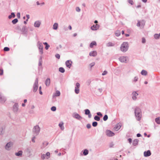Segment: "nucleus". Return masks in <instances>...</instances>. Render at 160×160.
Listing matches in <instances>:
<instances>
[{"label":"nucleus","instance_id":"obj_1","mask_svg":"<svg viewBox=\"0 0 160 160\" xmlns=\"http://www.w3.org/2000/svg\"><path fill=\"white\" fill-rule=\"evenodd\" d=\"M135 114L137 119L139 121L141 118L142 114L141 111L140 109L138 107H137L135 110Z\"/></svg>","mask_w":160,"mask_h":160},{"label":"nucleus","instance_id":"obj_2","mask_svg":"<svg viewBox=\"0 0 160 160\" xmlns=\"http://www.w3.org/2000/svg\"><path fill=\"white\" fill-rule=\"evenodd\" d=\"M128 43L126 42H124L121 45L120 49L122 51L125 52L128 50Z\"/></svg>","mask_w":160,"mask_h":160},{"label":"nucleus","instance_id":"obj_3","mask_svg":"<svg viewBox=\"0 0 160 160\" xmlns=\"http://www.w3.org/2000/svg\"><path fill=\"white\" fill-rule=\"evenodd\" d=\"M76 86L75 92L76 94H78L79 92L80 84L79 83L77 82L76 83Z\"/></svg>","mask_w":160,"mask_h":160},{"label":"nucleus","instance_id":"obj_4","mask_svg":"<svg viewBox=\"0 0 160 160\" xmlns=\"http://www.w3.org/2000/svg\"><path fill=\"white\" fill-rule=\"evenodd\" d=\"M145 24V22L143 20H142L141 21H138L137 24V26L138 27L140 26L141 25L142 28H143Z\"/></svg>","mask_w":160,"mask_h":160},{"label":"nucleus","instance_id":"obj_5","mask_svg":"<svg viewBox=\"0 0 160 160\" xmlns=\"http://www.w3.org/2000/svg\"><path fill=\"white\" fill-rule=\"evenodd\" d=\"M122 126V124L121 123H118L117 124L114 128L115 130L117 131L119 130Z\"/></svg>","mask_w":160,"mask_h":160},{"label":"nucleus","instance_id":"obj_6","mask_svg":"<svg viewBox=\"0 0 160 160\" xmlns=\"http://www.w3.org/2000/svg\"><path fill=\"white\" fill-rule=\"evenodd\" d=\"M40 130V128L38 126H35L33 128V132L37 133L39 132Z\"/></svg>","mask_w":160,"mask_h":160},{"label":"nucleus","instance_id":"obj_7","mask_svg":"<svg viewBox=\"0 0 160 160\" xmlns=\"http://www.w3.org/2000/svg\"><path fill=\"white\" fill-rule=\"evenodd\" d=\"M106 134L109 137L112 136L114 135V133L109 130H108L106 131Z\"/></svg>","mask_w":160,"mask_h":160},{"label":"nucleus","instance_id":"obj_8","mask_svg":"<svg viewBox=\"0 0 160 160\" xmlns=\"http://www.w3.org/2000/svg\"><path fill=\"white\" fill-rule=\"evenodd\" d=\"M72 62L71 60H68L66 62V65L67 67L70 68L72 66Z\"/></svg>","mask_w":160,"mask_h":160},{"label":"nucleus","instance_id":"obj_9","mask_svg":"<svg viewBox=\"0 0 160 160\" xmlns=\"http://www.w3.org/2000/svg\"><path fill=\"white\" fill-rule=\"evenodd\" d=\"M99 25L96 24L95 25H93L91 27V29L92 30H96L98 29L99 28Z\"/></svg>","mask_w":160,"mask_h":160},{"label":"nucleus","instance_id":"obj_10","mask_svg":"<svg viewBox=\"0 0 160 160\" xmlns=\"http://www.w3.org/2000/svg\"><path fill=\"white\" fill-rule=\"evenodd\" d=\"M132 98L134 100L136 99L137 98L136 96H138V94L136 92H133L132 93Z\"/></svg>","mask_w":160,"mask_h":160},{"label":"nucleus","instance_id":"obj_11","mask_svg":"<svg viewBox=\"0 0 160 160\" xmlns=\"http://www.w3.org/2000/svg\"><path fill=\"white\" fill-rule=\"evenodd\" d=\"M38 88V82H36L33 86V91L35 92Z\"/></svg>","mask_w":160,"mask_h":160},{"label":"nucleus","instance_id":"obj_12","mask_svg":"<svg viewBox=\"0 0 160 160\" xmlns=\"http://www.w3.org/2000/svg\"><path fill=\"white\" fill-rule=\"evenodd\" d=\"M119 60L122 62H125L126 61V58L124 57H121L119 58Z\"/></svg>","mask_w":160,"mask_h":160},{"label":"nucleus","instance_id":"obj_13","mask_svg":"<svg viewBox=\"0 0 160 160\" xmlns=\"http://www.w3.org/2000/svg\"><path fill=\"white\" fill-rule=\"evenodd\" d=\"M97 55V52L96 51H93L89 53V55L91 56L94 57Z\"/></svg>","mask_w":160,"mask_h":160},{"label":"nucleus","instance_id":"obj_14","mask_svg":"<svg viewBox=\"0 0 160 160\" xmlns=\"http://www.w3.org/2000/svg\"><path fill=\"white\" fill-rule=\"evenodd\" d=\"M151 154V153L149 150H148L147 152H145L144 153V155L145 157L150 156Z\"/></svg>","mask_w":160,"mask_h":160},{"label":"nucleus","instance_id":"obj_15","mask_svg":"<svg viewBox=\"0 0 160 160\" xmlns=\"http://www.w3.org/2000/svg\"><path fill=\"white\" fill-rule=\"evenodd\" d=\"M12 144L10 142L8 143L5 146V148L7 150H9V148L11 147L12 145Z\"/></svg>","mask_w":160,"mask_h":160},{"label":"nucleus","instance_id":"obj_16","mask_svg":"<svg viewBox=\"0 0 160 160\" xmlns=\"http://www.w3.org/2000/svg\"><path fill=\"white\" fill-rule=\"evenodd\" d=\"M50 83V80L49 78H48L45 81V83L47 86H49Z\"/></svg>","mask_w":160,"mask_h":160},{"label":"nucleus","instance_id":"obj_17","mask_svg":"<svg viewBox=\"0 0 160 160\" xmlns=\"http://www.w3.org/2000/svg\"><path fill=\"white\" fill-rule=\"evenodd\" d=\"M97 45L96 42L95 41L92 42L90 45V47L91 48L93 47L94 45L96 46Z\"/></svg>","mask_w":160,"mask_h":160},{"label":"nucleus","instance_id":"obj_18","mask_svg":"<svg viewBox=\"0 0 160 160\" xmlns=\"http://www.w3.org/2000/svg\"><path fill=\"white\" fill-rule=\"evenodd\" d=\"M59 126L61 128V129L62 130H63L64 129V127L63 126V122H61L59 124Z\"/></svg>","mask_w":160,"mask_h":160},{"label":"nucleus","instance_id":"obj_19","mask_svg":"<svg viewBox=\"0 0 160 160\" xmlns=\"http://www.w3.org/2000/svg\"><path fill=\"white\" fill-rule=\"evenodd\" d=\"M40 22L39 21H36L34 23V26L35 27H38L40 26Z\"/></svg>","mask_w":160,"mask_h":160},{"label":"nucleus","instance_id":"obj_20","mask_svg":"<svg viewBox=\"0 0 160 160\" xmlns=\"http://www.w3.org/2000/svg\"><path fill=\"white\" fill-rule=\"evenodd\" d=\"M138 140L135 139L133 141V144L134 146H136L138 144Z\"/></svg>","mask_w":160,"mask_h":160},{"label":"nucleus","instance_id":"obj_21","mask_svg":"<svg viewBox=\"0 0 160 160\" xmlns=\"http://www.w3.org/2000/svg\"><path fill=\"white\" fill-rule=\"evenodd\" d=\"M141 74L142 75H146L147 74V72L145 70H143L142 71Z\"/></svg>","mask_w":160,"mask_h":160},{"label":"nucleus","instance_id":"obj_22","mask_svg":"<svg viewBox=\"0 0 160 160\" xmlns=\"http://www.w3.org/2000/svg\"><path fill=\"white\" fill-rule=\"evenodd\" d=\"M155 122L158 124H160V117L156 118L155 119Z\"/></svg>","mask_w":160,"mask_h":160},{"label":"nucleus","instance_id":"obj_23","mask_svg":"<svg viewBox=\"0 0 160 160\" xmlns=\"http://www.w3.org/2000/svg\"><path fill=\"white\" fill-rule=\"evenodd\" d=\"M121 34V32L120 31L117 30L115 33V34L117 36H119Z\"/></svg>","mask_w":160,"mask_h":160},{"label":"nucleus","instance_id":"obj_24","mask_svg":"<svg viewBox=\"0 0 160 160\" xmlns=\"http://www.w3.org/2000/svg\"><path fill=\"white\" fill-rule=\"evenodd\" d=\"M74 117L75 118H77L78 119H80L82 118L81 116L78 114H76L75 115Z\"/></svg>","mask_w":160,"mask_h":160},{"label":"nucleus","instance_id":"obj_25","mask_svg":"<svg viewBox=\"0 0 160 160\" xmlns=\"http://www.w3.org/2000/svg\"><path fill=\"white\" fill-rule=\"evenodd\" d=\"M58 24L57 23H55L53 25V29L55 30H56L58 28Z\"/></svg>","mask_w":160,"mask_h":160},{"label":"nucleus","instance_id":"obj_26","mask_svg":"<svg viewBox=\"0 0 160 160\" xmlns=\"http://www.w3.org/2000/svg\"><path fill=\"white\" fill-rule=\"evenodd\" d=\"M15 17V15L13 12H12L11 15H9L8 17V18L9 19H11L12 17L14 18Z\"/></svg>","mask_w":160,"mask_h":160},{"label":"nucleus","instance_id":"obj_27","mask_svg":"<svg viewBox=\"0 0 160 160\" xmlns=\"http://www.w3.org/2000/svg\"><path fill=\"white\" fill-rule=\"evenodd\" d=\"M22 152L21 151H19L18 152L16 153L15 154L16 156H19L22 155Z\"/></svg>","mask_w":160,"mask_h":160},{"label":"nucleus","instance_id":"obj_28","mask_svg":"<svg viewBox=\"0 0 160 160\" xmlns=\"http://www.w3.org/2000/svg\"><path fill=\"white\" fill-rule=\"evenodd\" d=\"M59 71L62 73H63L65 72L64 69L62 67H60L59 68Z\"/></svg>","mask_w":160,"mask_h":160},{"label":"nucleus","instance_id":"obj_29","mask_svg":"<svg viewBox=\"0 0 160 160\" xmlns=\"http://www.w3.org/2000/svg\"><path fill=\"white\" fill-rule=\"evenodd\" d=\"M43 44L46 45V47H45V49H46V50H47L48 49L49 47V45H48L47 43V42H44L43 43Z\"/></svg>","mask_w":160,"mask_h":160},{"label":"nucleus","instance_id":"obj_30","mask_svg":"<svg viewBox=\"0 0 160 160\" xmlns=\"http://www.w3.org/2000/svg\"><path fill=\"white\" fill-rule=\"evenodd\" d=\"M18 19L17 18H15L12 21V22L13 24H15L16 23L18 22Z\"/></svg>","mask_w":160,"mask_h":160},{"label":"nucleus","instance_id":"obj_31","mask_svg":"<svg viewBox=\"0 0 160 160\" xmlns=\"http://www.w3.org/2000/svg\"><path fill=\"white\" fill-rule=\"evenodd\" d=\"M88 151L87 149H85L83 151V154L84 155H86L88 154Z\"/></svg>","mask_w":160,"mask_h":160},{"label":"nucleus","instance_id":"obj_32","mask_svg":"<svg viewBox=\"0 0 160 160\" xmlns=\"http://www.w3.org/2000/svg\"><path fill=\"white\" fill-rule=\"evenodd\" d=\"M60 95V92L58 91H57L55 93V95L56 96H59Z\"/></svg>","mask_w":160,"mask_h":160},{"label":"nucleus","instance_id":"obj_33","mask_svg":"<svg viewBox=\"0 0 160 160\" xmlns=\"http://www.w3.org/2000/svg\"><path fill=\"white\" fill-rule=\"evenodd\" d=\"M94 119L95 120H97V121H99L100 120V118L97 116H96L94 117Z\"/></svg>","mask_w":160,"mask_h":160},{"label":"nucleus","instance_id":"obj_34","mask_svg":"<svg viewBox=\"0 0 160 160\" xmlns=\"http://www.w3.org/2000/svg\"><path fill=\"white\" fill-rule=\"evenodd\" d=\"M39 49L41 52V53H42V50H43V47L42 45H40L39 47Z\"/></svg>","mask_w":160,"mask_h":160},{"label":"nucleus","instance_id":"obj_35","mask_svg":"<svg viewBox=\"0 0 160 160\" xmlns=\"http://www.w3.org/2000/svg\"><path fill=\"white\" fill-rule=\"evenodd\" d=\"M85 113L86 115L89 114L90 113V111L88 109H86L85 110Z\"/></svg>","mask_w":160,"mask_h":160},{"label":"nucleus","instance_id":"obj_36","mask_svg":"<svg viewBox=\"0 0 160 160\" xmlns=\"http://www.w3.org/2000/svg\"><path fill=\"white\" fill-rule=\"evenodd\" d=\"M154 37L156 39H158L159 38V35L158 34H155L154 35Z\"/></svg>","mask_w":160,"mask_h":160},{"label":"nucleus","instance_id":"obj_37","mask_svg":"<svg viewBox=\"0 0 160 160\" xmlns=\"http://www.w3.org/2000/svg\"><path fill=\"white\" fill-rule=\"evenodd\" d=\"M108 119V116L107 115H105L103 117V120L104 121H106Z\"/></svg>","mask_w":160,"mask_h":160},{"label":"nucleus","instance_id":"obj_38","mask_svg":"<svg viewBox=\"0 0 160 160\" xmlns=\"http://www.w3.org/2000/svg\"><path fill=\"white\" fill-rule=\"evenodd\" d=\"M98 124V123L96 122H94L92 123V125L93 127H96Z\"/></svg>","mask_w":160,"mask_h":160},{"label":"nucleus","instance_id":"obj_39","mask_svg":"<svg viewBox=\"0 0 160 160\" xmlns=\"http://www.w3.org/2000/svg\"><path fill=\"white\" fill-rule=\"evenodd\" d=\"M9 48L7 47H5L4 48V50L5 51H8L9 50Z\"/></svg>","mask_w":160,"mask_h":160},{"label":"nucleus","instance_id":"obj_40","mask_svg":"<svg viewBox=\"0 0 160 160\" xmlns=\"http://www.w3.org/2000/svg\"><path fill=\"white\" fill-rule=\"evenodd\" d=\"M128 2L131 4V5H133L134 4V2L132 0H128Z\"/></svg>","mask_w":160,"mask_h":160},{"label":"nucleus","instance_id":"obj_41","mask_svg":"<svg viewBox=\"0 0 160 160\" xmlns=\"http://www.w3.org/2000/svg\"><path fill=\"white\" fill-rule=\"evenodd\" d=\"M56 107H54V106L52 107L51 108V110L52 111H55L56 110Z\"/></svg>","mask_w":160,"mask_h":160},{"label":"nucleus","instance_id":"obj_42","mask_svg":"<svg viewBox=\"0 0 160 160\" xmlns=\"http://www.w3.org/2000/svg\"><path fill=\"white\" fill-rule=\"evenodd\" d=\"M56 57L58 58V59H59L60 58V56L59 54H57L55 55Z\"/></svg>","mask_w":160,"mask_h":160},{"label":"nucleus","instance_id":"obj_43","mask_svg":"<svg viewBox=\"0 0 160 160\" xmlns=\"http://www.w3.org/2000/svg\"><path fill=\"white\" fill-rule=\"evenodd\" d=\"M76 10L77 12H79L80 11V9L78 7L76 8Z\"/></svg>","mask_w":160,"mask_h":160},{"label":"nucleus","instance_id":"obj_44","mask_svg":"<svg viewBox=\"0 0 160 160\" xmlns=\"http://www.w3.org/2000/svg\"><path fill=\"white\" fill-rule=\"evenodd\" d=\"M3 74V70L2 69L0 68V75H2Z\"/></svg>","mask_w":160,"mask_h":160},{"label":"nucleus","instance_id":"obj_45","mask_svg":"<svg viewBox=\"0 0 160 160\" xmlns=\"http://www.w3.org/2000/svg\"><path fill=\"white\" fill-rule=\"evenodd\" d=\"M107 72L106 71H104L102 73V75H104L107 74Z\"/></svg>","mask_w":160,"mask_h":160},{"label":"nucleus","instance_id":"obj_46","mask_svg":"<svg viewBox=\"0 0 160 160\" xmlns=\"http://www.w3.org/2000/svg\"><path fill=\"white\" fill-rule=\"evenodd\" d=\"M146 40L144 38H142V42L143 43H144L145 42Z\"/></svg>","mask_w":160,"mask_h":160},{"label":"nucleus","instance_id":"obj_47","mask_svg":"<svg viewBox=\"0 0 160 160\" xmlns=\"http://www.w3.org/2000/svg\"><path fill=\"white\" fill-rule=\"evenodd\" d=\"M87 127L88 128H90L91 127V126L90 124H87Z\"/></svg>","mask_w":160,"mask_h":160},{"label":"nucleus","instance_id":"obj_48","mask_svg":"<svg viewBox=\"0 0 160 160\" xmlns=\"http://www.w3.org/2000/svg\"><path fill=\"white\" fill-rule=\"evenodd\" d=\"M17 17L18 18H20V13H18L17 14Z\"/></svg>","mask_w":160,"mask_h":160},{"label":"nucleus","instance_id":"obj_49","mask_svg":"<svg viewBox=\"0 0 160 160\" xmlns=\"http://www.w3.org/2000/svg\"><path fill=\"white\" fill-rule=\"evenodd\" d=\"M138 77H135L134 79V82H136L138 80Z\"/></svg>","mask_w":160,"mask_h":160},{"label":"nucleus","instance_id":"obj_50","mask_svg":"<svg viewBox=\"0 0 160 160\" xmlns=\"http://www.w3.org/2000/svg\"><path fill=\"white\" fill-rule=\"evenodd\" d=\"M95 64V63L94 62H92V63H91V64H90V65L91 67H92Z\"/></svg>","mask_w":160,"mask_h":160},{"label":"nucleus","instance_id":"obj_51","mask_svg":"<svg viewBox=\"0 0 160 160\" xmlns=\"http://www.w3.org/2000/svg\"><path fill=\"white\" fill-rule=\"evenodd\" d=\"M97 114L98 115H99V116H102V113L100 112H97Z\"/></svg>","mask_w":160,"mask_h":160},{"label":"nucleus","instance_id":"obj_52","mask_svg":"<svg viewBox=\"0 0 160 160\" xmlns=\"http://www.w3.org/2000/svg\"><path fill=\"white\" fill-rule=\"evenodd\" d=\"M108 46H113V44L111 43H108Z\"/></svg>","mask_w":160,"mask_h":160},{"label":"nucleus","instance_id":"obj_53","mask_svg":"<svg viewBox=\"0 0 160 160\" xmlns=\"http://www.w3.org/2000/svg\"><path fill=\"white\" fill-rule=\"evenodd\" d=\"M45 156L44 154H43V155H42L41 156L42 159H44L45 158Z\"/></svg>","mask_w":160,"mask_h":160},{"label":"nucleus","instance_id":"obj_54","mask_svg":"<svg viewBox=\"0 0 160 160\" xmlns=\"http://www.w3.org/2000/svg\"><path fill=\"white\" fill-rule=\"evenodd\" d=\"M46 155L47 156H49L50 155V153L49 152H47L46 153Z\"/></svg>","mask_w":160,"mask_h":160},{"label":"nucleus","instance_id":"obj_55","mask_svg":"<svg viewBox=\"0 0 160 160\" xmlns=\"http://www.w3.org/2000/svg\"><path fill=\"white\" fill-rule=\"evenodd\" d=\"M128 141H129V142L131 143L132 141V140L131 138H129L128 139Z\"/></svg>","mask_w":160,"mask_h":160},{"label":"nucleus","instance_id":"obj_56","mask_svg":"<svg viewBox=\"0 0 160 160\" xmlns=\"http://www.w3.org/2000/svg\"><path fill=\"white\" fill-rule=\"evenodd\" d=\"M26 17L27 18V19L26 20V21H27L28 20V19L29 18V15H26Z\"/></svg>","mask_w":160,"mask_h":160},{"label":"nucleus","instance_id":"obj_57","mask_svg":"<svg viewBox=\"0 0 160 160\" xmlns=\"http://www.w3.org/2000/svg\"><path fill=\"white\" fill-rule=\"evenodd\" d=\"M35 137H34L32 139V141L33 142H35Z\"/></svg>","mask_w":160,"mask_h":160},{"label":"nucleus","instance_id":"obj_58","mask_svg":"<svg viewBox=\"0 0 160 160\" xmlns=\"http://www.w3.org/2000/svg\"><path fill=\"white\" fill-rule=\"evenodd\" d=\"M137 136L138 137H139L141 136V135L140 134L138 133L137 134Z\"/></svg>","mask_w":160,"mask_h":160},{"label":"nucleus","instance_id":"obj_59","mask_svg":"<svg viewBox=\"0 0 160 160\" xmlns=\"http://www.w3.org/2000/svg\"><path fill=\"white\" fill-rule=\"evenodd\" d=\"M142 1L143 2L145 3L147 2V0H142Z\"/></svg>","mask_w":160,"mask_h":160},{"label":"nucleus","instance_id":"obj_60","mask_svg":"<svg viewBox=\"0 0 160 160\" xmlns=\"http://www.w3.org/2000/svg\"><path fill=\"white\" fill-rule=\"evenodd\" d=\"M88 117L89 118H91V115L90 114V113L89 114H88Z\"/></svg>","mask_w":160,"mask_h":160},{"label":"nucleus","instance_id":"obj_61","mask_svg":"<svg viewBox=\"0 0 160 160\" xmlns=\"http://www.w3.org/2000/svg\"><path fill=\"white\" fill-rule=\"evenodd\" d=\"M22 107H24L25 106V103H22Z\"/></svg>","mask_w":160,"mask_h":160},{"label":"nucleus","instance_id":"obj_62","mask_svg":"<svg viewBox=\"0 0 160 160\" xmlns=\"http://www.w3.org/2000/svg\"><path fill=\"white\" fill-rule=\"evenodd\" d=\"M39 93H40V94H41V95L42 94V91H41V90L39 91Z\"/></svg>","mask_w":160,"mask_h":160},{"label":"nucleus","instance_id":"obj_63","mask_svg":"<svg viewBox=\"0 0 160 160\" xmlns=\"http://www.w3.org/2000/svg\"><path fill=\"white\" fill-rule=\"evenodd\" d=\"M36 3H37V4L38 5H39L40 4L39 3V2H38V1H37Z\"/></svg>","mask_w":160,"mask_h":160},{"label":"nucleus","instance_id":"obj_64","mask_svg":"<svg viewBox=\"0 0 160 160\" xmlns=\"http://www.w3.org/2000/svg\"><path fill=\"white\" fill-rule=\"evenodd\" d=\"M125 35L126 37H128L129 36V34H125Z\"/></svg>","mask_w":160,"mask_h":160}]
</instances>
